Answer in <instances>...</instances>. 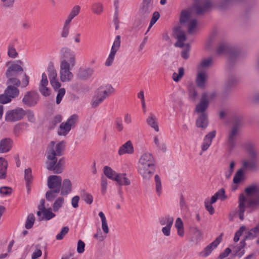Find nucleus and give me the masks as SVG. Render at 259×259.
I'll return each mask as SVG.
<instances>
[{"instance_id": "nucleus-1", "label": "nucleus", "mask_w": 259, "mask_h": 259, "mask_svg": "<svg viewBox=\"0 0 259 259\" xmlns=\"http://www.w3.org/2000/svg\"><path fill=\"white\" fill-rule=\"evenodd\" d=\"M245 194H241L238 198V205L235 211L231 212L230 216L237 215L241 221L244 219L246 207L254 209L259 206V186L252 185L247 187Z\"/></svg>"}, {"instance_id": "nucleus-2", "label": "nucleus", "mask_w": 259, "mask_h": 259, "mask_svg": "<svg viewBox=\"0 0 259 259\" xmlns=\"http://www.w3.org/2000/svg\"><path fill=\"white\" fill-rule=\"evenodd\" d=\"M59 57V75L60 81L63 82H70L74 77L71 70L76 64V54L71 49L63 47L60 51Z\"/></svg>"}, {"instance_id": "nucleus-3", "label": "nucleus", "mask_w": 259, "mask_h": 259, "mask_svg": "<svg viewBox=\"0 0 259 259\" xmlns=\"http://www.w3.org/2000/svg\"><path fill=\"white\" fill-rule=\"evenodd\" d=\"M243 148L248 154L247 158H243L241 163L242 167L235 174L233 182L240 184L244 179L245 170H253L257 167L259 160V150L251 142H246L243 144Z\"/></svg>"}, {"instance_id": "nucleus-4", "label": "nucleus", "mask_w": 259, "mask_h": 259, "mask_svg": "<svg viewBox=\"0 0 259 259\" xmlns=\"http://www.w3.org/2000/svg\"><path fill=\"white\" fill-rule=\"evenodd\" d=\"M155 170V162L153 155L150 152L143 153L140 156L138 165V171L143 179L149 181Z\"/></svg>"}, {"instance_id": "nucleus-5", "label": "nucleus", "mask_w": 259, "mask_h": 259, "mask_svg": "<svg viewBox=\"0 0 259 259\" xmlns=\"http://www.w3.org/2000/svg\"><path fill=\"white\" fill-rule=\"evenodd\" d=\"M115 93L114 88L109 84L100 86L95 92L91 101L93 108L99 106L107 98Z\"/></svg>"}, {"instance_id": "nucleus-6", "label": "nucleus", "mask_w": 259, "mask_h": 259, "mask_svg": "<svg viewBox=\"0 0 259 259\" xmlns=\"http://www.w3.org/2000/svg\"><path fill=\"white\" fill-rule=\"evenodd\" d=\"M180 23L187 25L188 32L193 33L198 28L196 20L193 18L192 11L190 9L183 10L180 16Z\"/></svg>"}, {"instance_id": "nucleus-7", "label": "nucleus", "mask_w": 259, "mask_h": 259, "mask_svg": "<svg viewBox=\"0 0 259 259\" xmlns=\"http://www.w3.org/2000/svg\"><path fill=\"white\" fill-rule=\"evenodd\" d=\"M174 35L177 39V41L175 44V46L179 48H184L182 52V57L187 59L189 57V51L190 46L189 44H184V42L186 39L185 33L182 31L179 27L175 28L174 30Z\"/></svg>"}, {"instance_id": "nucleus-8", "label": "nucleus", "mask_w": 259, "mask_h": 259, "mask_svg": "<svg viewBox=\"0 0 259 259\" xmlns=\"http://www.w3.org/2000/svg\"><path fill=\"white\" fill-rule=\"evenodd\" d=\"M65 148V142L64 141L56 142L51 141L48 145L47 150V159L53 160V158H57V156L62 154Z\"/></svg>"}, {"instance_id": "nucleus-9", "label": "nucleus", "mask_w": 259, "mask_h": 259, "mask_svg": "<svg viewBox=\"0 0 259 259\" xmlns=\"http://www.w3.org/2000/svg\"><path fill=\"white\" fill-rule=\"evenodd\" d=\"M215 96L214 92L203 93L200 102L196 106L195 112L198 114H206L205 112L208 107L209 102Z\"/></svg>"}, {"instance_id": "nucleus-10", "label": "nucleus", "mask_w": 259, "mask_h": 259, "mask_svg": "<svg viewBox=\"0 0 259 259\" xmlns=\"http://www.w3.org/2000/svg\"><path fill=\"white\" fill-rule=\"evenodd\" d=\"M65 164V160L64 158H60L58 161H57V158H53V160L47 159L46 161L47 168L58 174L63 171Z\"/></svg>"}, {"instance_id": "nucleus-11", "label": "nucleus", "mask_w": 259, "mask_h": 259, "mask_svg": "<svg viewBox=\"0 0 259 259\" xmlns=\"http://www.w3.org/2000/svg\"><path fill=\"white\" fill-rule=\"evenodd\" d=\"M25 115V111L22 108L18 107L8 111L5 116L7 122H16L22 119Z\"/></svg>"}, {"instance_id": "nucleus-12", "label": "nucleus", "mask_w": 259, "mask_h": 259, "mask_svg": "<svg viewBox=\"0 0 259 259\" xmlns=\"http://www.w3.org/2000/svg\"><path fill=\"white\" fill-rule=\"evenodd\" d=\"M239 135V127L233 126L229 131L227 140L226 146L229 151L232 150L236 145V138Z\"/></svg>"}, {"instance_id": "nucleus-13", "label": "nucleus", "mask_w": 259, "mask_h": 259, "mask_svg": "<svg viewBox=\"0 0 259 259\" xmlns=\"http://www.w3.org/2000/svg\"><path fill=\"white\" fill-rule=\"evenodd\" d=\"M120 42V36H116L112 46L110 52L105 62V66L109 67L112 65L114 61L116 54L118 50L119 49Z\"/></svg>"}, {"instance_id": "nucleus-14", "label": "nucleus", "mask_w": 259, "mask_h": 259, "mask_svg": "<svg viewBox=\"0 0 259 259\" xmlns=\"http://www.w3.org/2000/svg\"><path fill=\"white\" fill-rule=\"evenodd\" d=\"M23 65V62L20 60L11 63L5 73L6 77L16 76L19 72H22Z\"/></svg>"}, {"instance_id": "nucleus-15", "label": "nucleus", "mask_w": 259, "mask_h": 259, "mask_svg": "<svg viewBox=\"0 0 259 259\" xmlns=\"http://www.w3.org/2000/svg\"><path fill=\"white\" fill-rule=\"evenodd\" d=\"M222 234L218 236L213 242L207 245L204 249L198 253V256L203 258L208 256L216 248L222 240Z\"/></svg>"}, {"instance_id": "nucleus-16", "label": "nucleus", "mask_w": 259, "mask_h": 259, "mask_svg": "<svg viewBox=\"0 0 259 259\" xmlns=\"http://www.w3.org/2000/svg\"><path fill=\"white\" fill-rule=\"evenodd\" d=\"M39 100L38 94L33 91L27 92L22 99L23 103L29 107L35 106Z\"/></svg>"}, {"instance_id": "nucleus-17", "label": "nucleus", "mask_w": 259, "mask_h": 259, "mask_svg": "<svg viewBox=\"0 0 259 259\" xmlns=\"http://www.w3.org/2000/svg\"><path fill=\"white\" fill-rule=\"evenodd\" d=\"M41 214H43V216L39 218V220H50L55 216V214L52 212L51 208H45L44 200L40 201V204L38 206V211L37 212V215L38 217H41Z\"/></svg>"}, {"instance_id": "nucleus-18", "label": "nucleus", "mask_w": 259, "mask_h": 259, "mask_svg": "<svg viewBox=\"0 0 259 259\" xmlns=\"http://www.w3.org/2000/svg\"><path fill=\"white\" fill-rule=\"evenodd\" d=\"M62 180L60 176H50L47 179V186L50 189H55L56 192H60Z\"/></svg>"}, {"instance_id": "nucleus-19", "label": "nucleus", "mask_w": 259, "mask_h": 259, "mask_svg": "<svg viewBox=\"0 0 259 259\" xmlns=\"http://www.w3.org/2000/svg\"><path fill=\"white\" fill-rule=\"evenodd\" d=\"M208 79L207 73L202 70H198L196 74L195 82L198 87L204 89Z\"/></svg>"}, {"instance_id": "nucleus-20", "label": "nucleus", "mask_w": 259, "mask_h": 259, "mask_svg": "<svg viewBox=\"0 0 259 259\" xmlns=\"http://www.w3.org/2000/svg\"><path fill=\"white\" fill-rule=\"evenodd\" d=\"M48 83L47 74L42 73L38 89L40 93L45 97L49 96L51 94V90L48 87Z\"/></svg>"}, {"instance_id": "nucleus-21", "label": "nucleus", "mask_w": 259, "mask_h": 259, "mask_svg": "<svg viewBox=\"0 0 259 259\" xmlns=\"http://www.w3.org/2000/svg\"><path fill=\"white\" fill-rule=\"evenodd\" d=\"M155 148L160 152H165L167 149L166 144L163 137L160 135H156L153 138Z\"/></svg>"}, {"instance_id": "nucleus-22", "label": "nucleus", "mask_w": 259, "mask_h": 259, "mask_svg": "<svg viewBox=\"0 0 259 259\" xmlns=\"http://www.w3.org/2000/svg\"><path fill=\"white\" fill-rule=\"evenodd\" d=\"M134 152V148L131 141H128L121 145L118 151V154L121 156L125 154H132Z\"/></svg>"}, {"instance_id": "nucleus-23", "label": "nucleus", "mask_w": 259, "mask_h": 259, "mask_svg": "<svg viewBox=\"0 0 259 259\" xmlns=\"http://www.w3.org/2000/svg\"><path fill=\"white\" fill-rule=\"evenodd\" d=\"M215 131H213L207 134L204 138L201 147L202 152L207 150L211 144L212 139L215 136Z\"/></svg>"}, {"instance_id": "nucleus-24", "label": "nucleus", "mask_w": 259, "mask_h": 259, "mask_svg": "<svg viewBox=\"0 0 259 259\" xmlns=\"http://www.w3.org/2000/svg\"><path fill=\"white\" fill-rule=\"evenodd\" d=\"M147 124L156 132L159 131L158 119L153 113H150L146 119Z\"/></svg>"}, {"instance_id": "nucleus-25", "label": "nucleus", "mask_w": 259, "mask_h": 259, "mask_svg": "<svg viewBox=\"0 0 259 259\" xmlns=\"http://www.w3.org/2000/svg\"><path fill=\"white\" fill-rule=\"evenodd\" d=\"M13 141L9 138L3 139L0 141V153H6L10 151Z\"/></svg>"}, {"instance_id": "nucleus-26", "label": "nucleus", "mask_w": 259, "mask_h": 259, "mask_svg": "<svg viewBox=\"0 0 259 259\" xmlns=\"http://www.w3.org/2000/svg\"><path fill=\"white\" fill-rule=\"evenodd\" d=\"M94 72V69L90 67L80 68L77 73V76L82 80L88 79L92 76Z\"/></svg>"}, {"instance_id": "nucleus-27", "label": "nucleus", "mask_w": 259, "mask_h": 259, "mask_svg": "<svg viewBox=\"0 0 259 259\" xmlns=\"http://www.w3.org/2000/svg\"><path fill=\"white\" fill-rule=\"evenodd\" d=\"M72 183L70 180L68 179H65L61 184V194L62 195H67L70 193L72 191Z\"/></svg>"}, {"instance_id": "nucleus-28", "label": "nucleus", "mask_w": 259, "mask_h": 259, "mask_svg": "<svg viewBox=\"0 0 259 259\" xmlns=\"http://www.w3.org/2000/svg\"><path fill=\"white\" fill-rule=\"evenodd\" d=\"M153 9L152 0H143L140 9V13L142 14H147Z\"/></svg>"}, {"instance_id": "nucleus-29", "label": "nucleus", "mask_w": 259, "mask_h": 259, "mask_svg": "<svg viewBox=\"0 0 259 259\" xmlns=\"http://www.w3.org/2000/svg\"><path fill=\"white\" fill-rule=\"evenodd\" d=\"M211 6L209 1H206L203 3H198L193 6V9L198 14H201L206 11Z\"/></svg>"}, {"instance_id": "nucleus-30", "label": "nucleus", "mask_w": 259, "mask_h": 259, "mask_svg": "<svg viewBox=\"0 0 259 259\" xmlns=\"http://www.w3.org/2000/svg\"><path fill=\"white\" fill-rule=\"evenodd\" d=\"M196 120V124L197 127L205 129L208 125V119L207 114H199Z\"/></svg>"}, {"instance_id": "nucleus-31", "label": "nucleus", "mask_w": 259, "mask_h": 259, "mask_svg": "<svg viewBox=\"0 0 259 259\" xmlns=\"http://www.w3.org/2000/svg\"><path fill=\"white\" fill-rule=\"evenodd\" d=\"M120 186H129L131 181L125 173H118L115 181Z\"/></svg>"}, {"instance_id": "nucleus-32", "label": "nucleus", "mask_w": 259, "mask_h": 259, "mask_svg": "<svg viewBox=\"0 0 259 259\" xmlns=\"http://www.w3.org/2000/svg\"><path fill=\"white\" fill-rule=\"evenodd\" d=\"M8 165L7 160L4 157H0V179L6 178Z\"/></svg>"}, {"instance_id": "nucleus-33", "label": "nucleus", "mask_w": 259, "mask_h": 259, "mask_svg": "<svg viewBox=\"0 0 259 259\" xmlns=\"http://www.w3.org/2000/svg\"><path fill=\"white\" fill-rule=\"evenodd\" d=\"M203 237V234L201 230L197 227L193 228L191 241L198 243L200 241Z\"/></svg>"}, {"instance_id": "nucleus-34", "label": "nucleus", "mask_w": 259, "mask_h": 259, "mask_svg": "<svg viewBox=\"0 0 259 259\" xmlns=\"http://www.w3.org/2000/svg\"><path fill=\"white\" fill-rule=\"evenodd\" d=\"M103 172L108 179L115 181L118 173L112 169L110 166H105L103 168Z\"/></svg>"}, {"instance_id": "nucleus-35", "label": "nucleus", "mask_w": 259, "mask_h": 259, "mask_svg": "<svg viewBox=\"0 0 259 259\" xmlns=\"http://www.w3.org/2000/svg\"><path fill=\"white\" fill-rule=\"evenodd\" d=\"M5 93L7 94L12 100V99L17 97L19 95V91L17 88L15 87L8 86L5 90Z\"/></svg>"}, {"instance_id": "nucleus-36", "label": "nucleus", "mask_w": 259, "mask_h": 259, "mask_svg": "<svg viewBox=\"0 0 259 259\" xmlns=\"http://www.w3.org/2000/svg\"><path fill=\"white\" fill-rule=\"evenodd\" d=\"M175 226L177 229L178 235L183 237L184 236V224L180 218H178L175 222Z\"/></svg>"}, {"instance_id": "nucleus-37", "label": "nucleus", "mask_w": 259, "mask_h": 259, "mask_svg": "<svg viewBox=\"0 0 259 259\" xmlns=\"http://www.w3.org/2000/svg\"><path fill=\"white\" fill-rule=\"evenodd\" d=\"M212 202L215 203L218 199L221 201H224L227 198L225 194V191L224 189H221L217 192L211 197Z\"/></svg>"}, {"instance_id": "nucleus-38", "label": "nucleus", "mask_w": 259, "mask_h": 259, "mask_svg": "<svg viewBox=\"0 0 259 259\" xmlns=\"http://www.w3.org/2000/svg\"><path fill=\"white\" fill-rule=\"evenodd\" d=\"M28 127V124L26 122L19 123L15 125L13 132L16 136H19L24 131V128Z\"/></svg>"}, {"instance_id": "nucleus-39", "label": "nucleus", "mask_w": 259, "mask_h": 259, "mask_svg": "<svg viewBox=\"0 0 259 259\" xmlns=\"http://www.w3.org/2000/svg\"><path fill=\"white\" fill-rule=\"evenodd\" d=\"M47 71L50 80L57 78V73L54 64L52 62L49 63Z\"/></svg>"}, {"instance_id": "nucleus-40", "label": "nucleus", "mask_w": 259, "mask_h": 259, "mask_svg": "<svg viewBox=\"0 0 259 259\" xmlns=\"http://www.w3.org/2000/svg\"><path fill=\"white\" fill-rule=\"evenodd\" d=\"M154 182L156 194L157 196H160L162 193V187L161 180L158 175H156L154 176Z\"/></svg>"}, {"instance_id": "nucleus-41", "label": "nucleus", "mask_w": 259, "mask_h": 259, "mask_svg": "<svg viewBox=\"0 0 259 259\" xmlns=\"http://www.w3.org/2000/svg\"><path fill=\"white\" fill-rule=\"evenodd\" d=\"M213 60L211 57H207L202 59L199 66L198 70L206 69L211 66L212 64Z\"/></svg>"}, {"instance_id": "nucleus-42", "label": "nucleus", "mask_w": 259, "mask_h": 259, "mask_svg": "<svg viewBox=\"0 0 259 259\" xmlns=\"http://www.w3.org/2000/svg\"><path fill=\"white\" fill-rule=\"evenodd\" d=\"M159 222L161 226H172L174 223V218L169 215H166L160 218Z\"/></svg>"}, {"instance_id": "nucleus-43", "label": "nucleus", "mask_w": 259, "mask_h": 259, "mask_svg": "<svg viewBox=\"0 0 259 259\" xmlns=\"http://www.w3.org/2000/svg\"><path fill=\"white\" fill-rule=\"evenodd\" d=\"M71 130V128L66 122H64L60 124L58 130V134L59 136H65L68 134Z\"/></svg>"}, {"instance_id": "nucleus-44", "label": "nucleus", "mask_w": 259, "mask_h": 259, "mask_svg": "<svg viewBox=\"0 0 259 259\" xmlns=\"http://www.w3.org/2000/svg\"><path fill=\"white\" fill-rule=\"evenodd\" d=\"M103 5L101 2H96L92 6V11L96 15H100L103 12Z\"/></svg>"}, {"instance_id": "nucleus-45", "label": "nucleus", "mask_w": 259, "mask_h": 259, "mask_svg": "<svg viewBox=\"0 0 259 259\" xmlns=\"http://www.w3.org/2000/svg\"><path fill=\"white\" fill-rule=\"evenodd\" d=\"M78 120V116L74 114L69 116L65 122L71 129L75 126Z\"/></svg>"}, {"instance_id": "nucleus-46", "label": "nucleus", "mask_w": 259, "mask_h": 259, "mask_svg": "<svg viewBox=\"0 0 259 259\" xmlns=\"http://www.w3.org/2000/svg\"><path fill=\"white\" fill-rule=\"evenodd\" d=\"M80 196L82 199L88 204H91L93 201V196L85 190H82L80 192Z\"/></svg>"}, {"instance_id": "nucleus-47", "label": "nucleus", "mask_w": 259, "mask_h": 259, "mask_svg": "<svg viewBox=\"0 0 259 259\" xmlns=\"http://www.w3.org/2000/svg\"><path fill=\"white\" fill-rule=\"evenodd\" d=\"M7 78H8V80L7 81V84L8 86L11 85V87L18 88L20 85V80L15 77V76H11L10 77Z\"/></svg>"}, {"instance_id": "nucleus-48", "label": "nucleus", "mask_w": 259, "mask_h": 259, "mask_svg": "<svg viewBox=\"0 0 259 259\" xmlns=\"http://www.w3.org/2000/svg\"><path fill=\"white\" fill-rule=\"evenodd\" d=\"M8 56L11 58H16L18 56V53L13 44H9L8 47Z\"/></svg>"}, {"instance_id": "nucleus-49", "label": "nucleus", "mask_w": 259, "mask_h": 259, "mask_svg": "<svg viewBox=\"0 0 259 259\" xmlns=\"http://www.w3.org/2000/svg\"><path fill=\"white\" fill-rule=\"evenodd\" d=\"M35 221V217L33 214L30 213L29 214L27 217L25 227L27 229H31Z\"/></svg>"}, {"instance_id": "nucleus-50", "label": "nucleus", "mask_w": 259, "mask_h": 259, "mask_svg": "<svg viewBox=\"0 0 259 259\" xmlns=\"http://www.w3.org/2000/svg\"><path fill=\"white\" fill-rule=\"evenodd\" d=\"M24 178L26 183V186L28 187L32 179V170L30 168H28L25 170Z\"/></svg>"}, {"instance_id": "nucleus-51", "label": "nucleus", "mask_w": 259, "mask_h": 259, "mask_svg": "<svg viewBox=\"0 0 259 259\" xmlns=\"http://www.w3.org/2000/svg\"><path fill=\"white\" fill-rule=\"evenodd\" d=\"M184 74V69L181 67L178 70V73L174 72L172 74V79L176 82H178Z\"/></svg>"}, {"instance_id": "nucleus-52", "label": "nucleus", "mask_w": 259, "mask_h": 259, "mask_svg": "<svg viewBox=\"0 0 259 259\" xmlns=\"http://www.w3.org/2000/svg\"><path fill=\"white\" fill-rule=\"evenodd\" d=\"M213 203L211 198L210 199L207 198L204 201L205 208L210 214H213L214 212V209L212 206Z\"/></svg>"}, {"instance_id": "nucleus-53", "label": "nucleus", "mask_w": 259, "mask_h": 259, "mask_svg": "<svg viewBox=\"0 0 259 259\" xmlns=\"http://www.w3.org/2000/svg\"><path fill=\"white\" fill-rule=\"evenodd\" d=\"M80 10L81 8L79 5H75L72 8L68 15L74 18L79 15Z\"/></svg>"}, {"instance_id": "nucleus-54", "label": "nucleus", "mask_w": 259, "mask_h": 259, "mask_svg": "<svg viewBox=\"0 0 259 259\" xmlns=\"http://www.w3.org/2000/svg\"><path fill=\"white\" fill-rule=\"evenodd\" d=\"M160 17L159 13L156 11L154 12L152 15V18L151 19L149 26L148 27V30L146 33V34L149 31L152 26L156 22V21L159 19Z\"/></svg>"}, {"instance_id": "nucleus-55", "label": "nucleus", "mask_w": 259, "mask_h": 259, "mask_svg": "<svg viewBox=\"0 0 259 259\" xmlns=\"http://www.w3.org/2000/svg\"><path fill=\"white\" fill-rule=\"evenodd\" d=\"M64 202V199L63 197H59L57 199L53 206L54 211H58L62 206Z\"/></svg>"}, {"instance_id": "nucleus-56", "label": "nucleus", "mask_w": 259, "mask_h": 259, "mask_svg": "<svg viewBox=\"0 0 259 259\" xmlns=\"http://www.w3.org/2000/svg\"><path fill=\"white\" fill-rule=\"evenodd\" d=\"M248 230H246V228L244 226H242L240 227L239 229L236 232L234 237V241L236 243L239 240L240 237L242 235L244 231H246L245 233L248 231Z\"/></svg>"}, {"instance_id": "nucleus-57", "label": "nucleus", "mask_w": 259, "mask_h": 259, "mask_svg": "<svg viewBox=\"0 0 259 259\" xmlns=\"http://www.w3.org/2000/svg\"><path fill=\"white\" fill-rule=\"evenodd\" d=\"M70 27L63 25L62 28L61 29L60 35L61 38H67L70 34Z\"/></svg>"}, {"instance_id": "nucleus-58", "label": "nucleus", "mask_w": 259, "mask_h": 259, "mask_svg": "<svg viewBox=\"0 0 259 259\" xmlns=\"http://www.w3.org/2000/svg\"><path fill=\"white\" fill-rule=\"evenodd\" d=\"M12 192L10 187L4 186L0 188V195L2 197L9 196Z\"/></svg>"}, {"instance_id": "nucleus-59", "label": "nucleus", "mask_w": 259, "mask_h": 259, "mask_svg": "<svg viewBox=\"0 0 259 259\" xmlns=\"http://www.w3.org/2000/svg\"><path fill=\"white\" fill-rule=\"evenodd\" d=\"M60 192H56L55 189H50L46 193V198L49 201H53Z\"/></svg>"}, {"instance_id": "nucleus-60", "label": "nucleus", "mask_w": 259, "mask_h": 259, "mask_svg": "<svg viewBox=\"0 0 259 259\" xmlns=\"http://www.w3.org/2000/svg\"><path fill=\"white\" fill-rule=\"evenodd\" d=\"M108 181L105 177H102L101 179V192L103 195L105 194L107 189Z\"/></svg>"}, {"instance_id": "nucleus-61", "label": "nucleus", "mask_w": 259, "mask_h": 259, "mask_svg": "<svg viewBox=\"0 0 259 259\" xmlns=\"http://www.w3.org/2000/svg\"><path fill=\"white\" fill-rule=\"evenodd\" d=\"M228 49L226 44H221L217 48V52L219 55H224L227 53Z\"/></svg>"}, {"instance_id": "nucleus-62", "label": "nucleus", "mask_w": 259, "mask_h": 259, "mask_svg": "<svg viewBox=\"0 0 259 259\" xmlns=\"http://www.w3.org/2000/svg\"><path fill=\"white\" fill-rule=\"evenodd\" d=\"M188 95L189 98L194 101L197 96V92L193 87H189L188 89Z\"/></svg>"}, {"instance_id": "nucleus-63", "label": "nucleus", "mask_w": 259, "mask_h": 259, "mask_svg": "<svg viewBox=\"0 0 259 259\" xmlns=\"http://www.w3.org/2000/svg\"><path fill=\"white\" fill-rule=\"evenodd\" d=\"M65 90L64 88H61L58 90V93L56 97V103L59 104L65 94Z\"/></svg>"}, {"instance_id": "nucleus-64", "label": "nucleus", "mask_w": 259, "mask_h": 259, "mask_svg": "<svg viewBox=\"0 0 259 259\" xmlns=\"http://www.w3.org/2000/svg\"><path fill=\"white\" fill-rule=\"evenodd\" d=\"M69 228L68 227H64L56 236V239L58 240L62 239L65 235L68 232Z\"/></svg>"}]
</instances>
